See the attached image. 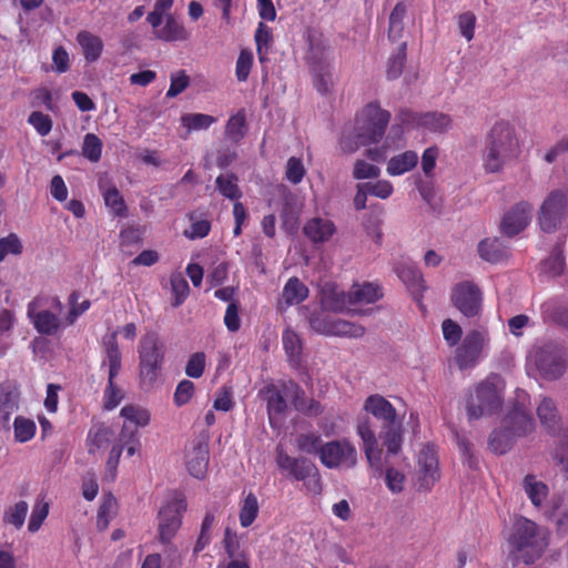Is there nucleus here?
<instances>
[{
  "label": "nucleus",
  "mask_w": 568,
  "mask_h": 568,
  "mask_svg": "<svg viewBox=\"0 0 568 568\" xmlns=\"http://www.w3.org/2000/svg\"><path fill=\"white\" fill-rule=\"evenodd\" d=\"M321 436L315 433H304L296 437L295 446L300 452L306 454H315L318 456V452L322 449Z\"/></svg>",
  "instance_id": "45"
},
{
  "label": "nucleus",
  "mask_w": 568,
  "mask_h": 568,
  "mask_svg": "<svg viewBox=\"0 0 568 568\" xmlns=\"http://www.w3.org/2000/svg\"><path fill=\"white\" fill-rule=\"evenodd\" d=\"M383 296L382 288L375 283L355 284L352 290L346 294L342 291L333 290L329 293H324L322 303L323 305L337 313H353L366 314L358 305L372 304L377 302Z\"/></svg>",
  "instance_id": "5"
},
{
  "label": "nucleus",
  "mask_w": 568,
  "mask_h": 568,
  "mask_svg": "<svg viewBox=\"0 0 568 568\" xmlns=\"http://www.w3.org/2000/svg\"><path fill=\"white\" fill-rule=\"evenodd\" d=\"M276 464L282 471L295 480L305 481L313 493L321 491V477L316 466L306 458H296L287 455L282 447L276 448Z\"/></svg>",
  "instance_id": "10"
},
{
  "label": "nucleus",
  "mask_w": 568,
  "mask_h": 568,
  "mask_svg": "<svg viewBox=\"0 0 568 568\" xmlns=\"http://www.w3.org/2000/svg\"><path fill=\"white\" fill-rule=\"evenodd\" d=\"M77 41L87 61L93 62L100 58L103 50V42L100 37L89 31H80L77 36Z\"/></svg>",
  "instance_id": "31"
},
{
  "label": "nucleus",
  "mask_w": 568,
  "mask_h": 568,
  "mask_svg": "<svg viewBox=\"0 0 568 568\" xmlns=\"http://www.w3.org/2000/svg\"><path fill=\"white\" fill-rule=\"evenodd\" d=\"M306 174V169L302 159L292 156L286 161L285 164V179L296 185L301 183Z\"/></svg>",
  "instance_id": "48"
},
{
  "label": "nucleus",
  "mask_w": 568,
  "mask_h": 568,
  "mask_svg": "<svg viewBox=\"0 0 568 568\" xmlns=\"http://www.w3.org/2000/svg\"><path fill=\"white\" fill-rule=\"evenodd\" d=\"M216 186L221 194L227 199L237 200L241 197L237 179L234 175L225 174L217 176Z\"/></svg>",
  "instance_id": "49"
},
{
  "label": "nucleus",
  "mask_w": 568,
  "mask_h": 568,
  "mask_svg": "<svg viewBox=\"0 0 568 568\" xmlns=\"http://www.w3.org/2000/svg\"><path fill=\"white\" fill-rule=\"evenodd\" d=\"M287 409V403L284 395L278 389H271L267 398V413L270 425L275 428L278 427Z\"/></svg>",
  "instance_id": "30"
},
{
  "label": "nucleus",
  "mask_w": 568,
  "mask_h": 568,
  "mask_svg": "<svg viewBox=\"0 0 568 568\" xmlns=\"http://www.w3.org/2000/svg\"><path fill=\"white\" fill-rule=\"evenodd\" d=\"M120 415L124 419L121 430L122 438L130 434V430H133L129 424H133L135 427H145L151 420L150 412L138 405H125L122 407Z\"/></svg>",
  "instance_id": "25"
},
{
  "label": "nucleus",
  "mask_w": 568,
  "mask_h": 568,
  "mask_svg": "<svg viewBox=\"0 0 568 568\" xmlns=\"http://www.w3.org/2000/svg\"><path fill=\"white\" fill-rule=\"evenodd\" d=\"M516 439L517 438L507 430L504 423H501V427L490 434L488 445L495 454L501 455L510 449Z\"/></svg>",
  "instance_id": "35"
},
{
  "label": "nucleus",
  "mask_w": 568,
  "mask_h": 568,
  "mask_svg": "<svg viewBox=\"0 0 568 568\" xmlns=\"http://www.w3.org/2000/svg\"><path fill=\"white\" fill-rule=\"evenodd\" d=\"M105 357L103 364L108 366L109 383L104 392V408L112 410L123 398L121 389L114 385V378L121 369V353L118 345L116 332L103 338Z\"/></svg>",
  "instance_id": "11"
},
{
  "label": "nucleus",
  "mask_w": 568,
  "mask_h": 568,
  "mask_svg": "<svg viewBox=\"0 0 568 568\" xmlns=\"http://www.w3.org/2000/svg\"><path fill=\"white\" fill-rule=\"evenodd\" d=\"M501 402L503 396L497 385L486 379L469 393L466 403L467 416L470 420L490 416L500 408Z\"/></svg>",
  "instance_id": "8"
},
{
  "label": "nucleus",
  "mask_w": 568,
  "mask_h": 568,
  "mask_svg": "<svg viewBox=\"0 0 568 568\" xmlns=\"http://www.w3.org/2000/svg\"><path fill=\"white\" fill-rule=\"evenodd\" d=\"M28 123L41 135H48L52 130V120L49 115L39 111H33L29 118Z\"/></svg>",
  "instance_id": "58"
},
{
  "label": "nucleus",
  "mask_w": 568,
  "mask_h": 568,
  "mask_svg": "<svg viewBox=\"0 0 568 568\" xmlns=\"http://www.w3.org/2000/svg\"><path fill=\"white\" fill-rule=\"evenodd\" d=\"M381 169L365 160H357L354 164L353 176L356 180L374 179L379 176Z\"/></svg>",
  "instance_id": "62"
},
{
  "label": "nucleus",
  "mask_w": 568,
  "mask_h": 568,
  "mask_svg": "<svg viewBox=\"0 0 568 568\" xmlns=\"http://www.w3.org/2000/svg\"><path fill=\"white\" fill-rule=\"evenodd\" d=\"M416 126L434 133H443L450 129L452 119L442 112H427L414 116Z\"/></svg>",
  "instance_id": "26"
},
{
  "label": "nucleus",
  "mask_w": 568,
  "mask_h": 568,
  "mask_svg": "<svg viewBox=\"0 0 568 568\" xmlns=\"http://www.w3.org/2000/svg\"><path fill=\"white\" fill-rule=\"evenodd\" d=\"M357 435L363 442V449L369 466L374 468L375 475L379 476L382 474V450L378 447L375 433L366 418L358 420Z\"/></svg>",
  "instance_id": "20"
},
{
  "label": "nucleus",
  "mask_w": 568,
  "mask_h": 568,
  "mask_svg": "<svg viewBox=\"0 0 568 568\" xmlns=\"http://www.w3.org/2000/svg\"><path fill=\"white\" fill-rule=\"evenodd\" d=\"M62 313L63 304L58 298L47 301L36 297L27 305V316L33 328L41 335L54 336L69 326Z\"/></svg>",
  "instance_id": "6"
},
{
  "label": "nucleus",
  "mask_w": 568,
  "mask_h": 568,
  "mask_svg": "<svg viewBox=\"0 0 568 568\" xmlns=\"http://www.w3.org/2000/svg\"><path fill=\"white\" fill-rule=\"evenodd\" d=\"M415 476L420 489H429L439 479L438 459L434 447L427 445L417 454Z\"/></svg>",
  "instance_id": "16"
},
{
  "label": "nucleus",
  "mask_w": 568,
  "mask_h": 568,
  "mask_svg": "<svg viewBox=\"0 0 568 568\" xmlns=\"http://www.w3.org/2000/svg\"><path fill=\"white\" fill-rule=\"evenodd\" d=\"M509 551L516 560L534 562L546 549L547 530L525 517L516 519L507 539Z\"/></svg>",
  "instance_id": "3"
},
{
  "label": "nucleus",
  "mask_w": 568,
  "mask_h": 568,
  "mask_svg": "<svg viewBox=\"0 0 568 568\" xmlns=\"http://www.w3.org/2000/svg\"><path fill=\"white\" fill-rule=\"evenodd\" d=\"M116 499L111 494L102 497L101 505L98 510L97 526L100 530L106 529L110 521L116 514Z\"/></svg>",
  "instance_id": "39"
},
{
  "label": "nucleus",
  "mask_w": 568,
  "mask_h": 568,
  "mask_svg": "<svg viewBox=\"0 0 568 568\" xmlns=\"http://www.w3.org/2000/svg\"><path fill=\"white\" fill-rule=\"evenodd\" d=\"M398 277L410 288H422L423 277L420 272L410 261H402L395 268Z\"/></svg>",
  "instance_id": "36"
},
{
  "label": "nucleus",
  "mask_w": 568,
  "mask_h": 568,
  "mask_svg": "<svg viewBox=\"0 0 568 568\" xmlns=\"http://www.w3.org/2000/svg\"><path fill=\"white\" fill-rule=\"evenodd\" d=\"M206 356L203 352L192 354L185 366V374L191 378H200L205 369Z\"/></svg>",
  "instance_id": "54"
},
{
  "label": "nucleus",
  "mask_w": 568,
  "mask_h": 568,
  "mask_svg": "<svg viewBox=\"0 0 568 568\" xmlns=\"http://www.w3.org/2000/svg\"><path fill=\"white\" fill-rule=\"evenodd\" d=\"M225 551L229 558H242L245 557L244 551L241 549V539L236 532L230 528L225 529L223 539Z\"/></svg>",
  "instance_id": "56"
},
{
  "label": "nucleus",
  "mask_w": 568,
  "mask_h": 568,
  "mask_svg": "<svg viewBox=\"0 0 568 568\" xmlns=\"http://www.w3.org/2000/svg\"><path fill=\"white\" fill-rule=\"evenodd\" d=\"M364 409L374 417L384 422V427L398 424L394 406L379 395L369 396L364 404Z\"/></svg>",
  "instance_id": "22"
},
{
  "label": "nucleus",
  "mask_w": 568,
  "mask_h": 568,
  "mask_svg": "<svg viewBox=\"0 0 568 568\" xmlns=\"http://www.w3.org/2000/svg\"><path fill=\"white\" fill-rule=\"evenodd\" d=\"M37 426L32 419L17 416L13 422L14 439L19 443H27L36 435Z\"/></svg>",
  "instance_id": "42"
},
{
  "label": "nucleus",
  "mask_w": 568,
  "mask_h": 568,
  "mask_svg": "<svg viewBox=\"0 0 568 568\" xmlns=\"http://www.w3.org/2000/svg\"><path fill=\"white\" fill-rule=\"evenodd\" d=\"M114 439V432L104 425L93 426L87 437L89 454H95L100 449L106 448Z\"/></svg>",
  "instance_id": "29"
},
{
  "label": "nucleus",
  "mask_w": 568,
  "mask_h": 568,
  "mask_svg": "<svg viewBox=\"0 0 568 568\" xmlns=\"http://www.w3.org/2000/svg\"><path fill=\"white\" fill-rule=\"evenodd\" d=\"M418 159V154L412 150L394 155L387 162L386 172L390 176L403 175L417 165Z\"/></svg>",
  "instance_id": "28"
},
{
  "label": "nucleus",
  "mask_w": 568,
  "mask_h": 568,
  "mask_svg": "<svg viewBox=\"0 0 568 568\" xmlns=\"http://www.w3.org/2000/svg\"><path fill=\"white\" fill-rule=\"evenodd\" d=\"M363 184L366 186L369 195L382 200L388 199L394 192L393 184L387 180H378L376 182H366Z\"/></svg>",
  "instance_id": "61"
},
{
  "label": "nucleus",
  "mask_w": 568,
  "mask_h": 568,
  "mask_svg": "<svg viewBox=\"0 0 568 568\" xmlns=\"http://www.w3.org/2000/svg\"><path fill=\"white\" fill-rule=\"evenodd\" d=\"M532 205L527 201H520L507 211L501 221V231L508 236H514L525 230L531 221Z\"/></svg>",
  "instance_id": "19"
},
{
  "label": "nucleus",
  "mask_w": 568,
  "mask_h": 568,
  "mask_svg": "<svg viewBox=\"0 0 568 568\" xmlns=\"http://www.w3.org/2000/svg\"><path fill=\"white\" fill-rule=\"evenodd\" d=\"M185 466L189 474L203 478L209 467V444L203 438L191 440L185 450Z\"/></svg>",
  "instance_id": "18"
},
{
  "label": "nucleus",
  "mask_w": 568,
  "mask_h": 568,
  "mask_svg": "<svg viewBox=\"0 0 568 568\" xmlns=\"http://www.w3.org/2000/svg\"><path fill=\"white\" fill-rule=\"evenodd\" d=\"M170 88L166 91V98H175L182 93L190 84V78L184 71H178L171 74Z\"/></svg>",
  "instance_id": "59"
},
{
  "label": "nucleus",
  "mask_w": 568,
  "mask_h": 568,
  "mask_svg": "<svg viewBox=\"0 0 568 568\" xmlns=\"http://www.w3.org/2000/svg\"><path fill=\"white\" fill-rule=\"evenodd\" d=\"M152 28L154 37L165 42L186 41L190 38V32L183 23L172 14L165 16L163 26L161 23L159 27Z\"/></svg>",
  "instance_id": "23"
},
{
  "label": "nucleus",
  "mask_w": 568,
  "mask_h": 568,
  "mask_svg": "<svg viewBox=\"0 0 568 568\" xmlns=\"http://www.w3.org/2000/svg\"><path fill=\"white\" fill-rule=\"evenodd\" d=\"M29 506L26 501L21 500L11 506L4 514V521L21 528L24 524Z\"/></svg>",
  "instance_id": "50"
},
{
  "label": "nucleus",
  "mask_w": 568,
  "mask_h": 568,
  "mask_svg": "<svg viewBox=\"0 0 568 568\" xmlns=\"http://www.w3.org/2000/svg\"><path fill=\"white\" fill-rule=\"evenodd\" d=\"M260 505L257 497L253 493H248L240 501L239 519L243 528L250 527L258 516Z\"/></svg>",
  "instance_id": "33"
},
{
  "label": "nucleus",
  "mask_w": 568,
  "mask_h": 568,
  "mask_svg": "<svg viewBox=\"0 0 568 568\" xmlns=\"http://www.w3.org/2000/svg\"><path fill=\"white\" fill-rule=\"evenodd\" d=\"M307 296V286L304 283H302L297 277H291L283 287V292L278 304L280 307L297 305L305 301Z\"/></svg>",
  "instance_id": "27"
},
{
  "label": "nucleus",
  "mask_w": 568,
  "mask_h": 568,
  "mask_svg": "<svg viewBox=\"0 0 568 568\" xmlns=\"http://www.w3.org/2000/svg\"><path fill=\"white\" fill-rule=\"evenodd\" d=\"M404 16L405 7L402 3L396 4L389 17V38L397 39L400 37Z\"/></svg>",
  "instance_id": "63"
},
{
  "label": "nucleus",
  "mask_w": 568,
  "mask_h": 568,
  "mask_svg": "<svg viewBox=\"0 0 568 568\" xmlns=\"http://www.w3.org/2000/svg\"><path fill=\"white\" fill-rule=\"evenodd\" d=\"M49 514V504L44 501L43 499L37 500V503L33 506L30 520L28 524V529L31 532H36L40 529L43 521L48 517Z\"/></svg>",
  "instance_id": "53"
},
{
  "label": "nucleus",
  "mask_w": 568,
  "mask_h": 568,
  "mask_svg": "<svg viewBox=\"0 0 568 568\" xmlns=\"http://www.w3.org/2000/svg\"><path fill=\"white\" fill-rule=\"evenodd\" d=\"M282 343L290 362L297 365L302 353L301 337L293 329L286 328L282 335Z\"/></svg>",
  "instance_id": "38"
},
{
  "label": "nucleus",
  "mask_w": 568,
  "mask_h": 568,
  "mask_svg": "<svg viewBox=\"0 0 568 568\" xmlns=\"http://www.w3.org/2000/svg\"><path fill=\"white\" fill-rule=\"evenodd\" d=\"M79 294L72 293L70 295V310L67 314V324L72 325L77 318L87 312L91 305L89 300H83L81 303L78 302Z\"/></svg>",
  "instance_id": "60"
},
{
  "label": "nucleus",
  "mask_w": 568,
  "mask_h": 568,
  "mask_svg": "<svg viewBox=\"0 0 568 568\" xmlns=\"http://www.w3.org/2000/svg\"><path fill=\"white\" fill-rule=\"evenodd\" d=\"M521 153V144L514 125L497 121L488 131L483 151V168L487 173H499Z\"/></svg>",
  "instance_id": "1"
},
{
  "label": "nucleus",
  "mask_w": 568,
  "mask_h": 568,
  "mask_svg": "<svg viewBox=\"0 0 568 568\" xmlns=\"http://www.w3.org/2000/svg\"><path fill=\"white\" fill-rule=\"evenodd\" d=\"M537 416L540 423L549 429L556 428L560 420L556 403L550 397L541 398L537 406Z\"/></svg>",
  "instance_id": "32"
},
{
  "label": "nucleus",
  "mask_w": 568,
  "mask_h": 568,
  "mask_svg": "<svg viewBox=\"0 0 568 568\" xmlns=\"http://www.w3.org/2000/svg\"><path fill=\"white\" fill-rule=\"evenodd\" d=\"M503 423L516 438L530 434L535 428V422L524 403L516 404L504 417Z\"/></svg>",
  "instance_id": "21"
},
{
  "label": "nucleus",
  "mask_w": 568,
  "mask_h": 568,
  "mask_svg": "<svg viewBox=\"0 0 568 568\" xmlns=\"http://www.w3.org/2000/svg\"><path fill=\"white\" fill-rule=\"evenodd\" d=\"M318 458L328 469H352L357 465L358 453L348 439H335L322 445Z\"/></svg>",
  "instance_id": "12"
},
{
  "label": "nucleus",
  "mask_w": 568,
  "mask_h": 568,
  "mask_svg": "<svg viewBox=\"0 0 568 568\" xmlns=\"http://www.w3.org/2000/svg\"><path fill=\"white\" fill-rule=\"evenodd\" d=\"M443 337L449 346H457L462 342V327L450 318L442 323Z\"/></svg>",
  "instance_id": "57"
},
{
  "label": "nucleus",
  "mask_w": 568,
  "mask_h": 568,
  "mask_svg": "<svg viewBox=\"0 0 568 568\" xmlns=\"http://www.w3.org/2000/svg\"><path fill=\"white\" fill-rule=\"evenodd\" d=\"M186 507L185 498L176 495L160 509L159 538L161 542L169 544L174 538L182 525V517Z\"/></svg>",
  "instance_id": "14"
},
{
  "label": "nucleus",
  "mask_w": 568,
  "mask_h": 568,
  "mask_svg": "<svg viewBox=\"0 0 568 568\" xmlns=\"http://www.w3.org/2000/svg\"><path fill=\"white\" fill-rule=\"evenodd\" d=\"M254 38L258 60L262 64H264L268 61V50L273 42V34L271 28H268L265 23L260 22L255 31Z\"/></svg>",
  "instance_id": "37"
},
{
  "label": "nucleus",
  "mask_w": 568,
  "mask_h": 568,
  "mask_svg": "<svg viewBox=\"0 0 568 568\" xmlns=\"http://www.w3.org/2000/svg\"><path fill=\"white\" fill-rule=\"evenodd\" d=\"M245 114L243 111L232 115L225 128V135L234 142L240 141L244 136Z\"/></svg>",
  "instance_id": "52"
},
{
  "label": "nucleus",
  "mask_w": 568,
  "mask_h": 568,
  "mask_svg": "<svg viewBox=\"0 0 568 568\" xmlns=\"http://www.w3.org/2000/svg\"><path fill=\"white\" fill-rule=\"evenodd\" d=\"M525 493L532 503L534 506H541L542 501L548 496V487L542 481L538 480L532 475H527L523 483Z\"/></svg>",
  "instance_id": "34"
},
{
  "label": "nucleus",
  "mask_w": 568,
  "mask_h": 568,
  "mask_svg": "<svg viewBox=\"0 0 568 568\" xmlns=\"http://www.w3.org/2000/svg\"><path fill=\"white\" fill-rule=\"evenodd\" d=\"M22 251V242L16 233L0 239V262H3L9 255H20Z\"/></svg>",
  "instance_id": "47"
},
{
  "label": "nucleus",
  "mask_w": 568,
  "mask_h": 568,
  "mask_svg": "<svg viewBox=\"0 0 568 568\" xmlns=\"http://www.w3.org/2000/svg\"><path fill=\"white\" fill-rule=\"evenodd\" d=\"M102 141L94 133H87L82 143V155L90 162H98L102 155Z\"/></svg>",
  "instance_id": "43"
},
{
  "label": "nucleus",
  "mask_w": 568,
  "mask_h": 568,
  "mask_svg": "<svg viewBox=\"0 0 568 568\" xmlns=\"http://www.w3.org/2000/svg\"><path fill=\"white\" fill-rule=\"evenodd\" d=\"M101 190L104 203L111 212L116 216H124L126 214V205L119 190L115 186L103 189L102 185Z\"/></svg>",
  "instance_id": "41"
},
{
  "label": "nucleus",
  "mask_w": 568,
  "mask_h": 568,
  "mask_svg": "<svg viewBox=\"0 0 568 568\" xmlns=\"http://www.w3.org/2000/svg\"><path fill=\"white\" fill-rule=\"evenodd\" d=\"M478 253L485 261L496 263L503 257L501 245L497 239H486L478 244Z\"/></svg>",
  "instance_id": "46"
},
{
  "label": "nucleus",
  "mask_w": 568,
  "mask_h": 568,
  "mask_svg": "<svg viewBox=\"0 0 568 568\" xmlns=\"http://www.w3.org/2000/svg\"><path fill=\"white\" fill-rule=\"evenodd\" d=\"M253 54L251 51L243 50L236 61L235 73L239 81H246L252 68Z\"/></svg>",
  "instance_id": "64"
},
{
  "label": "nucleus",
  "mask_w": 568,
  "mask_h": 568,
  "mask_svg": "<svg viewBox=\"0 0 568 568\" xmlns=\"http://www.w3.org/2000/svg\"><path fill=\"white\" fill-rule=\"evenodd\" d=\"M481 292L471 282L458 283L452 292L454 306L465 316H477L481 310Z\"/></svg>",
  "instance_id": "15"
},
{
  "label": "nucleus",
  "mask_w": 568,
  "mask_h": 568,
  "mask_svg": "<svg viewBox=\"0 0 568 568\" xmlns=\"http://www.w3.org/2000/svg\"><path fill=\"white\" fill-rule=\"evenodd\" d=\"M383 445L388 455H396L402 448V425L400 423L384 427L382 434Z\"/></svg>",
  "instance_id": "40"
},
{
  "label": "nucleus",
  "mask_w": 568,
  "mask_h": 568,
  "mask_svg": "<svg viewBox=\"0 0 568 568\" xmlns=\"http://www.w3.org/2000/svg\"><path fill=\"white\" fill-rule=\"evenodd\" d=\"M303 232L313 243H324L335 234L336 227L329 219L316 216L305 223Z\"/></svg>",
  "instance_id": "24"
},
{
  "label": "nucleus",
  "mask_w": 568,
  "mask_h": 568,
  "mask_svg": "<svg viewBox=\"0 0 568 568\" xmlns=\"http://www.w3.org/2000/svg\"><path fill=\"white\" fill-rule=\"evenodd\" d=\"M181 122L182 125L187 129V131H200L209 129L213 123L216 122V119L209 114L189 113L181 118Z\"/></svg>",
  "instance_id": "44"
},
{
  "label": "nucleus",
  "mask_w": 568,
  "mask_h": 568,
  "mask_svg": "<svg viewBox=\"0 0 568 568\" xmlns=\"http://www.w3.org/2000/svg\"><path fill=\"white\" fill-rule=\"evenodd\" d=\"M390 114L377 103L367 104L356 118L353 133L346 134L341 141L344 152L353 153L362 145L378 142L389 122Z\"/></svg>",
  "instance_id": "2"
},
{
  "label": "nucleus",
  "mask_w": 568,
  "mask_h": 568,
  "mask_svg": "<svg viewBox=\"0 0 568 568\" xmlns=\"http://www.w3.org/2000/svg\"><path fill=\"white\" fill-rule=\"evenodd\" d=\"M139 377L142 388L151 389L156 384L165 357V346L155 332L145 333L139 343Z\"/></svg>",
  "instance_id": "4"
},
{
  "label": "nucleus",
  "mask_w": 568,
  "mask_h": 568,
  "mask_svg": "<svg viewBox=\"0 0 568 568\" xmlns=\"http://www.w3.org/2000/svg\"><path fill=\"white\" fill-rule=\"evenodd\" d=\"M311 326L315 332L323 335L358 338L365 334V328L362 325L338 318L313 317Z\"/></svg>",
  "instance_id": "17"
},
{
  "label": "nucleus",
  "mask_w": 568,
  "mask_h": 568,
  "mask_svg": "<svg viewBox=\"0 0 568 568\" xmlns=\"http://www.w3.org/2000/svg\"><path fill=\"white\" fill-rule=\"evenodd\" d=\"M528 358L547 379H557L566 371V354L561 348L552 344H547L531 351Z\"/></svg>",
  "instance_id": "13"
},
{
  "label": "nucleus",
  "mask_w": 568,
  "mask_h": 568,
  "mask_svg": "<svg viewBox=\"0 0 568 568\" xmlns=\"http://www.w3.org/2000/svg\"><path fill=\"white\" fill-rule=\"evenodd\" d=\"M538 223L547 233L568 225V192L557 189L548 193L539 206Z\"/></svg>",
  "instance_id": "9"
},
{
  "label": "nucleus",
  "mask_w": 568,
  "mask_h": 568,
  "mask_svg": "<svg viewBox=\"0 0 568 568\" xmlns=\"http://www.w3.org/2000/svg\"><path fill=\"white\" fill-rule=\"evenodd\" d=\"M490 337L486 329H471L463 337L454 353V361L460 371L473 369L489 352Z\"/></svg>",
  "instance_id": "7"
},
{
  "label": "nucleus",
  "mask_w": 568,
  "mask_h": 568,
  "mask_svg": "<svg viewBox=\"0 0 568 568\" xmlns=\"http://www.w3.org/2000/svg\"><path fill=\"white\" fill-rule=\"evenodd\" d=\"M195 386L193 382L189 379L181 381L173 394V402L178 407L186 405L193 397Z\"/></svg>",
  "instance_id": "55"
},
{
  "label": "nucleus",
  "mask_w": 568,
  "mask_h": 568,
  "mask_svg": "<svg viewBox=\"0 0 568 568\" xmlns=\"http://www.w3.org/2000/svg\"><path fill=\"white\" fill-rule=\"evenodd\" d=\"M172 294L174 296L173 306L181 305L190 293V287L186 280L183 277L181 273H175L171 275L170 278Z\"/></svg>",
  "instance_id": "51"
}]
</instances>
